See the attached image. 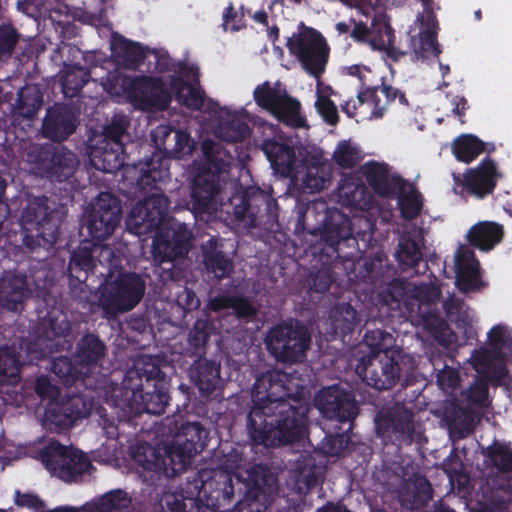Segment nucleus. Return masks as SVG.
I'll list each match as a JSON object with an SVG mask.
<instances>
[{
	"label": "nucleus",
	"instance_id": "f257e3e1",
	"mask_svg": "<svg viewBox=\"0 0 512 512\" xmlns=\"http://www.w3.org/2000/svg\"><path fill=\"white\" fill-rule=\"evenodd\" d=\"M175 128L160 124L151 132L155 149L150 155L132 164L139 173L136 185L143 192L155 189L154 193L138 202L127 217L130 232L138 236L155 231L152 253L160 264L173 263L184 258L192 248L193 235L185 223L169 221V198L158 188V184L170 180L167 153L171 146Z\"/></svg>",
	"mask_w": 512,
	"mask_h": 512
},
{
	"label": "nucleus",
	"instance_id": "f03ea898",
	"mask_svg": "<svg viewBox=\"0 0 512 512\" xmlns=\"http://www.w3.org/2000/svg\"><path fill=\"white\" fill-rule=\"evenodd\" d=\"M289 375L269 370L256 378L247 430L254 444L281 447L300 441L307 430L309 406L292 397Z\"/></svg>",
	"mask_w": 512,
	"mask_h": 512
},
{
	"label": "nucleus",
	"instance_id": "7ed1b4c3",
	"mask_svg": "<svg viewBox=\"0 0 512 512\" xmlns=\"http://www.w3.org/2000/svg\"><path fill=\"white\" fill-rule=\"evenodd\" d=\"M169 380L159 365V358L143 356L129 369L120 385L111 390L114 407L132 415L143 413L160 415L168 405Z\"/></svg>",
	"mask_w": 512,
	"mask_h": 512
},
{
	"label": "nucleus",
	"instance_id": "20e7f679",
	"mask_svg": "<svg viewBox=\"0 0 512 512\" xmlns=\"http://www.w3.org/2000/svg\"><path fill=\"white\" fill-rule=\"evenodd\" d=\"M321 205L325 209L322 226L309 230V233L320 237L317 243L311 245V250L314 256L319 257L322 266H313L305 278L308 291L318 294L326 293L335 280L332 264L337 259L352 257V253L344 252L343 248H352L357 244L350 218L337 208H329L325 202H321Z\"/></svg>",
	"mask_w": 512,
	"mask_h": 512
},
{
	"label": "nucleus",
	"instance_id": "39448f33",
	"mask_svg": "<svg viewBox=\"0 0 512 512\" xmlns=\"http://www.w3.org/2000/svg\"><path fill=\"white\" fill-rule=\"evenodd\" d=\"M201 148L204 161L193 179L188 202L196 216L216 211L215 197L221 190V174L228 172L232 159L230 153L213 140H204Z\"/></svg>",
	"mask_w": 512,
	"mask_h": 512
},
{
	"label": "nucleus",
	"instance_id": "423d86ee",
	"mask_svg": "<svg viewBox=\"0 0 512 512\" xmlns=\"http://www.w3.org/2000/svg\"><path fill=\"white\" fill-rule=\"evenodd\" d=\"M60 226L59 212L49 206L48 197H33L21 213L22 246L29 253L49 252L60 236Z\"/></svg>",
	"mask_w": 512,
	"mask_h": 512
},
{
	"label": "nucleus",
	"instance_id": "0eeeda50",
	"mask_svg": "<svg viewBox=\"0 0 512 512\" xmlns=\"http://www.w3.org/2000/svg\"><path fill=\"white\" fill-rule=\"evenodd\" d=\"M129 121L114 117L102 132L89 140L88 156L91 165L105 173H115L125 165L124 138H128Z\"/></svg>",
	"mask_w": 512,
	"mask_h": 512
},
{
	"label": "nucleus",
	"instance_id": "6e6552de",
	"mask_svg": "<svg viewBox=\"0 0 512 512\" xmlns=\"http://www.w3.org/2000/svg\"><path fill=\"white\" fill-rule=\"evenodd\" d=\"M385 403L374 417L376 433L384 441L397 446H409L418 442L421 433L416 429L412 399Z\"/></svg>",
	"mask_w": 512,
	"mask_h": 512
},
{
	"label": "nucleus",
	"instance_id": "1a4fd4ad",
	"mask_svg": "<svg viewBox=\"0 0 512 512\" xmlns=\"http://www.w3.org/2000/svg\"><path fill=\"white\" fill-rule=\"evenodd\" d=\"M267 351L279 362L296 364L306 358L311 334L300 320L289 319L272 326L265 337Z\"/></svg>",
	"mask_w": 512,
	"mask_h": 512
},
{
	"label": "nucleus",
	"instance_id": "9d476101",
	"mask_svg": "<svg viewBox=\"0 0 512 512\" xmlns=\"http://www.w3.org/2000/svg\"><path fill=\"white\" fill-rule=\"evenodd\" d=\"M146 290L145 280L135 272H121L112 281L100 288L98 304L108 317L134 309L143 299Z\"/></svg>",
	"mask_w": 512,
	"mask_h": 512
},
{
	"label": "nucleus",
	"instance_id": "9b49d317",
	"mask_svg": "<svg viewBox=\"0 0 512 512\" xmlns=\"http://www.w3.org/2000/svg\"><path fill=\"white\" fill-rule=\"evenodd\" d=\"M38 454L41 463L52 476L68 483L78 481L92 468L85 453L58 440H50Z\"/></svg>",
	"mask_w": 512,
	"mask_h": 512
},
{
	"label": "nucleus",
	"instance_id": "f8f14e48",
	"mask_svg": "<svg viewBox=\"0 0 512 512\" xmlns=\"http://www.w3.org/2000/svg\"><path fill=\"white\" fill-rule=\"evenodd\" d=\"M253 98L258 107L272 114L284 125L294 129L307 127L306 118L301 114L300 102L289 95L280 81L273 85L269 81L257 85Z\"/></svg>",
	"mask_w": 512,
	"mask_h": 512
},
{
	"label": "nucleus",
	"instance_id": "ddd939ff",
	"mask_svg": "<svg viewBox=\"0 0 512 512\" xmlns=\"http://www.w3.org/2000/svg\"><path fill=\"white\" fill-rule=\"evenodd\" d=\"M27 157L35 172L51 182L67 181L79 164L77 155L60 144L35 146Z\"/></svg>",
	"mask_w": 512,
	"mask_h": 512
},
{
	"label": "nucleus",
	"instance_id": "4468645a",
	"mask_svg": "<svg viewBox=\"0 0 512 512\" xmlns=\"http://www.w3.org/2000/svg\"><path fill=\"white\" fill-rule=\"evenodd\" d=\"M122 216V205L118 197L110 192H101L83 224L93 245L109 239L119 226Z\"/></svg>",
	"mask_w": 512,
	"mask_h": 512
},
{
	"label": "nucleus",
	"instance_id": "2eb2a0df",
	"mask_svg": "<svg viewBox=\"0 0 512 512\" xmlns=\"http://www.w3.org/2000/svg\"><path fill=\"white\" fill-rule=\"evenodd\" d=\"M314 405L321 415L352 430L359 407L352 392L338 384L321 388L314 397Z\"/></svg>",
	"mask_w": 512,
	"mask_h": 512
},
{
	"label": "nucleus",
	"instance_id": "dca6fc26",
	"mask_svg": "<svg viewBox=\"0 0 512 512\" xmlns=\"http://www.w3.org/2000/svg\"><path fill=\"white\" fill-rule=\"evenodd\" d=\"M401 353L362 357L355 371L362 381L376 390L384 391L393 388L401 378Z\"/></svg>",
	"mask_w": 512,
	"mask_h": 512
},
{
	"label": "nucleus",
	"instance_id": "f3484780",
	"mask_svg": "<svg viewBox=\"0 0 512 512\" xmlns=\"http://www.w3.org/2000/svg\"><path fill=\"white\" fill-rule=\"evenodd\" d=\"M275 478L268 467L256 464L248 472V479L243 483L245 492L234 509L230 512H266L273 500Z\"/></svg>",
	"mask_w": 512,
	"mask_h": 512
},
{
	"label": "nucleus",
	"instance_id": "a211bd4d",
	"mask_svg": "<svg viewBox=\"0 0 512 512\" xmlns=\"http://www.w3.org/2000/svg\"><path fill=\"white\" fill-rule=\"evenodd\" d=\"M287 47L310 76L321 78L328 62L329 48L320 34H294L288 39Z\"/></svg>",
	"mask_w": 512,
	"mask_h": 512
},
{
	"label": "nucleus",
	"instance_id": "6ab92c4d",
	"mask_svg": "<svg viewBox=\"0 0 512 512\" xmlns=\"http://www.w3.org/2000/svg\"><path fill=\"white\" fill-rule=\"evenodd\" d=\"M170 444L163 448L148 443L137 444L132 451V459L143 472L152 473L151 478L161 476L172 479L183 473V461L172 455Z\"/></svg>",
	"mask_w": 512,
	"mask_h": 512
},
{
	"label": "nucleus",
	"instance_id": "aec40b11",
	"mask_svg": "<svg viewBox=\"0 0 512 512\" xmlns=\"http://www.w3.org/2000/svg\"><path fill=\"white\" fill-rule=\"evenodd\" d=\"M274 203L276 201L258 187H247L229 199L235 219L253 228L261 224L262 218L269 214Z\"/></svg>",
	"mask_w": 512,
	"mask_h": 512
},
{
	"label": "nucleus",
	"instance_id": "412c9836",
	"mask_svg": "<svg viewBox=\"0 0 512 512\" xmlns=\"http://www.w3.org/2000/svg\"><path fill=\"white\" fill-rule=\"evenodd\" d=\"M131 101L143 111H164L172 99L170 85L160 77L140 76L135 78L129 88Z\"/></svg>",
	"mask_w": 512,
	"mask_h": 512
},
{
	"label": "nucleus",
	"instance_id": "4be33fe9",
	"mask_svg": "<svg viewBox=\"0 0 512 512\" xmlns=\"http://www.w3.org/2000/svg\"><path fill=\"white\" fill-rule=\"evenodd\" d=\"M454 180L453 190L457 194V188L461 187L462 192L483 199L494 192L497 184V167L489 157L484 158L476 168L467 170L462 176L459 173H452Z\"/></svg>",
	"mask_w": 512,
	"mask_h": 512
},
{
	"label": "nucleus",
	"instance_id": "5701e85b",
	"mask_svg": "<svg viewBox=\"0 0 512 512\" xmlns=\"http://www.w3.org/2000/svg\"><path fill=\"white\" fill-rule=\"evenodd\" d=\"M96 267L95 257L91 247L86 245V241L70 254L67 266V276L69 278V294L79 303L86 302L89 299V288L86 281Z\"/></svg>",
	"mask_w": 512,
	"mask_h": 512
},
{
	"label": "nucleus",
	"instance_id": "b1692460",
	"mask_svg": "<svg viewBox=\"0 0 512 512\" xmlns=\"http://www.w3.org/2000/svg\"><path fill=\"white\" fill-rule=\"evenodd\" d=\"M208 432L199 422H187L170 443L172 455L183 461V472L191 464L193 457L201 453L207 446Z\"/></svg>",
	"mask_w": 512,
	"mask_h": 512
},
{
	"label": "nucleus",
	"instance_id": "393cba45",
	"mask_svg": "<svg viewBox=\"0 0 512 512\" xmlns=\"http://www.w3.org/2000/svg\"><path fill=\"white\" fill-rule=\"evenodd\" d=\"M362 173L373 192L385 199H394L404 192L408 182L399 174L392 173L387 163L369 161L362 166Z\"/></svg>",
	"mask_w": 512,
	"mask_h": 512
},
{
	"label": "nucleus",
	"instance_id": "a878e982",
	"mask_svg": "<svg viewBox=\"0 0 512 512\" xmlns=\"http://www.w3.org/2000/svg\"><path fill=\"white\" fill-rule=\"evenodd\" d=\"M359 105L370 102L373 105L371 116L373 118H382L388 108L392 105H398L402 108L409 109L410 103L405 92L387 84L382 78L381 85L367 86L364 90L357 93Z\"/></svg>",
	"mask_w": 512,
	"mask_h": 512
},
{
	"label": "nucleus",
	"instance_id": "bb28decb",
	"mask_svg": "<svg viewBox=\"0 0 512 512\" xmlns=\"http://www.w3.org/2000/svg\"><path fill=\"white\" fill-rule=\"evenodd\" d=\"M51 370L66 387H71L78 382L85 388L97 390L104 384V375H88L84 369H80V363L74 357L60 356L52 361Z\"/></svg>",
	"mask_w": 512,
	"mask_h": 512
},
{
	"label": "nucleus",
	"instance_id": "cd10ccee",
	"mask_svg": "<svg viewBox=\"0 0 512 512\" xmlns=\"http://www.w3.org/2000/svg\"><path fill=\"white\" fill-rule=\"evenodd\" d=\"M31 295L25 274L8 271L0 278V304L4 309L21 313Z\"/></svg>",
	"mask_w": 512,
	"mask_h": 512
},
{
	"label": "nucleus",
	"instance_id": "c85d7f7f",
	"mask_svg": "<svg viewBox=\"0 0 512 512\" xmlns=\"http://www.w3.org/2000/svg\"><path fill=\"white\" fill-rule=\"evenodd\" d=\"M89 415L86 403L79 396L69 397L66 401L51 404L45 411V423L56 431L72 427L79 419Z\"/></svg>",
	"mask_w": 512,
	"mask_h": 512
},
{
	"label": "nucleus",
	"instance_id": "c756f323",
	"mask_svg": "<svg viewBox=\"0 0 512 512\" xmlns=\"http://www.w3.org/2000/svg\"><path fill=\"white\" fill-rule=\"evenodd\" d=\"M78 125L77 116L64 104L49 107L42 124L43 135L53 141L61 142L72 135Z\"/></svg>",
	"mask_w": 512,
	"mask_h": 512
},
{
	"label": "nucleus",
	"instance_id": "7c9ffc66",
	"mask_svg": "<svg viewBox=\"0 0 512 512\" xmlns=\"http://www.w3.org/2000/svg\"><path fill=\"white\" fill-rule=\"evenodd\" d=\"M458 287L463 292L478 291L486 286L480 274V263L472 249L461 246L455 254Z\"/></svg>",
	"mask_w": 512,
	"mask_h": 512
},
{
	"label": "nucleus",
	"instance_id": "2f4dec72",
	"mask_svg": "<svg viewBox=\"0 0 512 512\" xmlns=\"http://www.w3.org/2000/svg\"><path fill=\"white\" fill-rule=\"evenodd\" d=\"M416 21L420 24L418 39L412 38V50L417 57L428 59L441 53L437 40L439 22L434 11L418 13Z\"/></svg>",
	"mask_w": 512,
	"mask_h": 512
},
{
	"label": "nucleus",
	"instance_id": "473e14b6",
	"mask_svg": "<svg viewBox=\"0 0 512 512\" xmlns=\"http://www.w3.org/2000/svg\"><path fill=\"white\" fill-rule=\"evenodd\" d=\"M107 347L97 334L86 333L77 342L74 358L88 375L100 373V363L106 356Z\"/></svg>",
	"mask_w": 512,
	"mask_h": 512
},
{
	"label": "nucleus",
	"instance_id": "72a5a7b5",
	"mask_svg": "<svg viewBox=\"0 0 512 512\" xmlns=\"http://www.w3.org/2000/svg\"><path fill=\"white\" fill-rule=\"evenodd\" d=\"M44 103L43 93L39 86L27 84L18 93L15 103L11 108V124L16 125L21 121H32Z\"/></svg>",
	"mask_w": 512,
	"mask_h": 512
},
{
	"label": "nucleus",
	"instance_id": "f704fd0d",
	"mask_svg": "<svg viewBox=\"0 0 512 512\" xmlns=\"http://www.w3.org/2000/svg\"><path fill=\"white\" fill-rule=\"evenodd\" d=\"M261 150L275 172L289 176L294 171L296 153L293 146L275 138H267L263 140Z\"/></svg>",
	"mask_w": 512,
	"mask_h": 512
},
{
	"label": "nucleus",
	"instance_id": "c9c22d12",
	"mask_svg": "<svg viewBox=\"0 0 512 512\" xmlns=\"http://www.w3.org/2000/svg\"><path fill=\"white\" fill-rule=\"evenodd\" d=\"M337 194L339 202L343 206L357 210H368L372 202V196L367 187L353 175L341 179L337 187Z\"/></svg>",
	"mask_w": 512,
	"mask_h": 512
},
{
	"label": "nucleus",
	"instance_id": "e433bc0d",
	"mask_svg": "<svg viewBox=\"0 0 512 512\" xmlns=\"http://www.w3.org/2000/svg\"><path fill=\"white\" fill-rule=\"evenodd\" d=\"M221 366L213 360L199 358L191 369V378L204 397L212 395L221 387Z\"/></svg>",
	"mask_w": 512,
	"mask_h": 512
},
{
	"label": "nucleus",
	"instance_id": "4c0bfd02",
	"mask_svg": "<svg viewBox=\"0 0 512 512\" xmlns=\"http://www.w3.org/2000/svg\"><path fill=\"white\" fill-rule=\"evenodd\" d=\"M360 316L357 310L349 303H340L334 306L329 314L330 330L329 334L333 340L345 337L358 327Z\"/></svg>",
	"mask_w": 512,
	"mask_h": 512
},
{
	"label": "nucleus",
	"instance_id": "58836bf2",
	"mask_svg": "<svg viewBox=\"0 0 512 512\" xmlns=\"http://www.w3.org/2000/svg\"><path fill=\"white\" fill-rule=\"evenodd\" d=\"M503 238L504 227L491 221L473 225L466 234V239L472 247L485 252L494 249Z\"/></svg>",
	"mask_w": 512,
	"mask_h": 512
},
{
	"label": "nucleus",
	"instance_id": "ea45409f",
	"mask_svg": "<svg viewBox=\"0 0 512 512\" xmlns=\"http://www.w3.org/2000/svg\"><path fill=\"white\" fill-rule=\"evenodd\" d=\"M217 321L205 311L197 318L187 336L188 350L191 355L204 357L210 337L217 333Z\"/></svg>",
	"mask_w": 512,
	"mask_h": 512
},
{
	"label": "nucleus",
	"instance_id": "a19ab883",
	"mask_svg": "<svg viewBox=\"0 0 512 512\" xmlns=\"http://www.w3.org/2000/svg\"><path fill=\"white\" fill-rule=\"evenodd\" d=\"M112 53L119 63L127 69H138L145 60V48L139 43L123 36L113 39Z\"/></svg>",
	"mask_w": 512,
	"mask_h": 512
},
{
	"label": "nucleus",
	"instance_id": "79ce46f5",
	"mask_svg": "<svg viewBox=\"0 0 512 512\" xmlns=\"http://www.w3.org/2000/svg\"><path fill=\"white\" fill-rule=\"evenodd\" d=\"M170 89L176 100L190 110H201L205 102V92L180 76H170Z\"/></svg>",
	"mask_w": 512,
	"mask_h": 512
},
{
	"label": "nucleus",
	"instance_id": "37998d69",
	"mask_svg": "<svg viewBox=\"0 0 512 512\" xmlns=\"http://www.w3.org/2000/svg\"><path fill=\"white\" fill-rule=\"evenodd\" d=\"M400 498L404 507L419 510L433 498V488L427 478H418L401 492Z\"/></svg>",
	"mask_w": 512,
	"mask_h": 512
},
{
	"label": "nucleus",
	"instance_id": "c03bdc74",
	"mask_svg": "<svg viewBox=\"0 0 512 512\" xmlns=\"http://www.w3.org/2000/svg\"><path fill=\"white\" fill-rule=\"evenodd\" d=\"M20 353L14 346L0 347V385L15 386L20 381Z\"/></svg>",
	"mask_w": 512,
	"mask_h": 512
},
{
	"label": "nucleus",
	"instance_id": "a18cd8bd",
	"mask_svg": "<svg viewBox=\"0 0 512 512\" xmlns=\"http://www.w3.org/2000/svg\"><path fill=\"white\" fill-rule=\"evenodd\" d=\"M90 71L76 64H65L61 75L62 92L66 98L76 97L83 86L89 82Z\"/></svg>",
	"mask_w": 512,
	"mask_h": 512
},
{
	"label": "nucleus",
	"instance_id": "49530a36",
	"mask_svg": "<svg viewBox=\"0 0 512 512\" xmlns=\"http://www.w3.org/2000/svg\"><path fill=\"white\" fill-rule=\"evenodd\" d=\"M131 510L132 499L121 489L107 492L97 502L86 508V512H131Z\"/></svg>",
	"mask_w": 512,
	"mask_h": 512
},
{
	"label": "nucleus",
	"instance_id": "de8ad7c7",
	"mask_svg": "<svg viewBox=\"0 0 512 512\" xmlns=\"http://www.w3.org/2000/svg\"><path fill=\"white\" fill-rule=\"evenodd\" d=\"M203 264L207 273L212 274L218 281L230 276L234 270L233 261L216 248L203 249Z\"/></svg>",
	"mask_w": 512,
	"mask_h": 512
},
{
	"label": "nucleus",
	"instance_id": "09e8293b",
	"mask_svg": "<svg viewBox=\"0 0 512 512\" xmlns=\"http://www.w3.org/2000/svg\"><path fill=\"white\" fill-rule=\"evenodd\" d=\"M485 150V143L477 136L463 134L452 143V152L455 158L463 163H470Z\"/></svg>",
	"mask_w": 512,
	"mask_h": 512
},
{
	"label": "nucleus",
	"instance_id": "8fccbe9b",
	"mask_svg": "<svg viewBox=\"0 0 512 512\" xmlns=\"http://www.w3.org/2000/svg\"><path fill=\"white\" fill-rule=\"evenodd\" d=\"M363 342L369 348L368 356L382 355L388 351L391 354L401 353V350L396 347L393 335L382 329L367 330Z\"/></svg>",
	"mask_w": 512,
	"mask_h": 512
},
{
	"label": "nucleus",
	"instance_id": "3c124183",
	"mask_svg": "<svg viewBox=\"0 0 512 512\" xmlns=\"http://www.w3.org/2000/svg\"><path fill=\"white\" fill-rule=\"evenodd\" d=\"M483 454L487 461L501 473L512 472V449L497 440L489 445Z\"/></svg>",
	"mask_w": 512,
	"mask_h": 512
},
{
	"label": "nucleus",
	"instance_id": "603ef678",
	"mask_svg": "<svg viewBox=\"0 0 512 512\" xmlns=\"http://www.w3.org/2000/svg\"><path fill=\"white\" fill-rule=\"evenodd\" d=\"M335 164L342 169H352L363 159L362 151L351 140H341L332 154Z\"/></svg>",
	"mask_w": 512,
	"mask_h": 512
},
{
	"label": "nucleus",
	"instance_id": "864d4df0",
	"mask_svg": "<svg viewBox=\"0 0 512 512\" xmlns=\"http://www.w3.org/2000/svg\"><path fill=\"white\" fill-rule=\"evenodd\" d=\"M334 428L335 434H327L321 441L320 449L327 456H339L350 441L351 430H347V426L339 425Z\"/></svg>",
	"mask_w": 512,
	"mask_h": 512
},
{
	"label": "nucleus",
	"instance_id": "5fc2aeb1",
	"mask_svg": "<svg viewBox=\"0 0 512 512\" xmlns=\"http://www.w3.org/2000/svg\"><path fill=\"white\" fill-rule=\"evenodd\" d=\"M512 496V477L508 479L506 486L492 491L491 498L486 502H478V507L471 512H504L508 508L509 498L504 494Z\"/></svg>",
	"mask_w": 512,
	"mask_h": 512
},
{
	"label": "nucleus",
	"instance_id": "6e6d98bb",
	"mask_svg": "<svg viewBox=\"0 0 512 512\" xmlns=\"http://www.w3.org/2000/svg\"><path fill=\"white\" fill-rule=\"evenodd\" d=\"M468 406L486 408L490 405L489 384L486 377H477L463 394Z\"/></svg>",
	"mask_w": 512,
	"mask_h": 512
},
{
	"label": "nucleus",
	"instance_id": "4d7b16f0",
	"mask_svg": "<svg viewBox=\"0 0 512 512\" xmlns=\"http://www.w3.org/2000/svg\"><path fill=\"white\" fill-rule=\"evenodd\" d=\"M251 129L249 125L238 118H233L221 124L218 129L220 139L227 142H242L250 136Z\"/></svg>",
	"mask_w": 512,
	"mask_h": 512
},
{
	"label": "nucleus",
	"instance_id": "13d9d810",
	"mask_svg": "<svg viewBox=\"0 0 512 512\" xmlns=\"http://www.w3.org/2000/svg\"><path fill=\"white\" fill-rule=\"evenodd\" d=\"M195 141L189 132L181 129H175L171 146L168 150V163L171 158L183 159L190 156L195 149Z\"/></svg>",
	"mask_w": 512,
	"mask_h": 512
},
{
	"label": "nucleus",
	"instance_id": "bf43d9fd",
	"mask_svg": "<svg viewBox=\"0 0 512 512\" xmlns=\"http://www.w3.org/2000/svg\"><path fill=\"white\" fill-rule=\"evenodd\" d=\"M398 200L399 210L401 212V216L405 220H413L416 219L422 210V199L421 194L413 189L408 193L401 192L396 196Z\"/></svg>",
	"mask_w": 512,
	"mask_h": 512
},
{
	"label": "nucleus",
	"instance_id": "052dcab7",
	"mask_svg": "<svg viewBox=\"0 0 512 512\" xmlns=\"http://www.w3.org/2000/svg\"><path fill=\"white\" fill-rule=\"evenodd\" d=\"M330 182V174L322 165H312L307 168L303 178V186L312 192H318L327 187Z\"/></svg>",
	"mask_w": 512,
	"mask_h": 512
},
{
	"label": "nucleus",
	"instance_id": "680f3d73",
	"mask_svg": "<svg viewBox=\"0 0 512 512\" xmlns=\"http://www.w3.org/2000/svg\"><path fill=\"white\" fill-rule=\"evenodd\" d=\"M71 331L72 324L66 314L59 313L57 316L49 317V330L46 332L49 339H51L52 336L55 339L63 338L64 341L70 346L71 342L66 338L71 335Z\"/></svg>",
	"mask_w": 512,
	"mask_h": 512
},
{
	"label": "nucleus",
	"instance_id": "e2e57ef3",
	"mask_svg": "<svg viewBox=\"0 0 512 512\" xmlns=\"http://www.w3.org/2000/svg\"><path fill=\"white\" fill-rule=\"evenodd\" d=\"M502 354L490 347H481L472 353V365L478 372L485 371L490 368L492 364L501 359Z\"/></svg>",
	"mask_w": 512,
	"mask_h": 512
},
{
	"label": "nucleus",
	"instance_id": "0e129e2a",
	"mask_svg": "<svg viewBox=\"0 0 512 512\" xmlns=\"http://www.w3.org/2000/svg\"><path fill=\"white\" fill-rule=\"evenodd\" d=\"M231 309L237 319L245 322L253 321L258 315L257 307L245 296L234 295Z\"/></svg>",
	"mask_w": 512,
	"mask_h": 512
},
{
	"label": "nucleus",
	"instance_id": "69168bd1",
	"mask_svg": "<svg viewBox=\"0 0 512 512\" xmlns=\"http://www.w3.org/2000/svg\"><path fill=\"white\" fill-rule=\"evenodd\" d=\"M421 251L418 244L413 240L400 242L397 251L398 261L408 267H415L421 260Z\"/></svg>",
	"mask_w": 512,
	"mask_h": 512
},
{
	"label": "nucleus",
	"instance_id": "338daca9",
	"mask_svg": "<svg viewBox=\"0 0 512 512\" xmlns=\"http://www.w3.org/2000/svg\"><path fill=\"white\" fill-rule=\"evenodd\" d=\"M19 39L17 30L11 25H0V59L10 57Z\"/></svg>",
	"mask_w": 512,
	"mask_h": 512
},
{
	"label": "nucleus",
	"instance_id": "774afa93",
	"mask_svg": "<svg viewBox=\"0 0 512 512\" xmlns=\"http://www.w3.org/2000/svg\"><path fill=\"white\" fill-rule=\"evenodd\" d=\"M315 107L327 124L336 125L339 122L337 107L327 95H319L315 102Z\"/></svg>",
	"mask_w": 512,
	"mask_h": 512
}]
</instances>
